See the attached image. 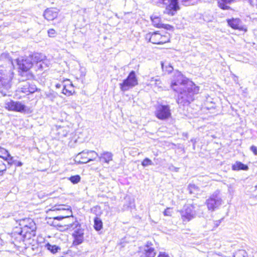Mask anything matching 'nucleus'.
<instances>
[{
    "label": "nucleus",
    "mask_w": 257,
    "mask_h": 257,
    "mask_svg": "<svg viewBox=\"0 0 257 257\" xmlns=\"http://www.w3.org/2000/svg\"><path fill=\"white\" fill-rule=\"evenodd\" d=\"M171 86L175 91L179 93L177 102L183 105H187L193 101L194 95L197 94L199 91L198 86L192 82H188L180 72L175 73Z\"/></svg>",
    "instance_id": "obj_1"
},
{
    "label": "nucleus",
    "mask_w": 257,
    "mask_h": 257,
    "mask_svg": "<svg viewBox=\"0 0 257 257\" xmlns=\"http://www.w3.org/2000/svg\"><path fill=\"white\" fill-rule=\"evenodd\" d=\"M0 60L7 62L9 67L7 69H0V92L4 95H8L12 86V80L14 73L12 70L13 61L8 53H4L0 56Z\"/></svg>",
    "instance_id": "obj_2"
},
{
    "label": "nucleus",
    "mask_w": 257,
    "mask_h": 257,
    "mask_svg": "<svg viewBox=\"0 0 257 257\" xmlns=\"http://www.w3.org/2000/svg\"><path fill=\"white\" fill-rule=\"evenodd\" d=\"M68 217V219L72 220V223L66 224L67 228L73 230L72 236L73 238V244L78 245L81 244L84 240V230L81 228V224L76 220L72 215L70 211L69 214L66 216H58L55 218L57 219H61L64 217Z\"/></svg>",
    "instance_id": "obj_3"
},
{
    "label": "nucleus",
    "mask_w": 257,
    "mask_h": 257,
    "mask_svg": "<svg viewBox=\"0 0 257 257\" xmlns=\"http://www.w3.org/2000/svg\"><path fill=\"white\" fill-rule=\"evenodd\" d=\"M20 225L22 226L21 234L26 236L29 234L30 236L36 234V225L34 221L31 218H25L21 221Z\"/></svg>",
    "instance_id": "obj_4"
},
{
    "label": "nucleus",
    "mask_w": 257,
    "mask_h": 257,
    "mask_svg": "<svg viewBox=\"0 0 257 257\" xmlns=\"http://www.w3.org/2000/svg\"><path fill=\"white\" fill-rule=\"evenodd\" d=\"M223 203V200L220 196V191L216 190L206 200V204L209 210L213 211L215 209L218 208Z\"/></svg>",
    "instance_id": "obj_5"
},
{
    "label": "nucleus",
    "mask_w": 257,
    "mask_h": 257,
    "mask_svg": "<svg viewBox=\"0 0 257 257\" xmlns=\"http://www.w3.org/2000/svg\"><path fill=\"white\" fill-rule=\"evenodd\" d=\"M138 84V80L134 71H132L127 78L119 84V87L122 91L125 92Z\"/></svg>",
    "instance_id": "obj_6"
},
{
    "label": "nucleus",
    "mask_w": 257,
    "mask_h": 257,
    "mask_svg": "<svg viewBox=\"0 0 257 257\" xmlns=\"http://www.w3.org/2000/svg\"><path fill=\"white\" fill-rule=\"evenodd\" d=\"M195 207L193 205H185L179 212L181 218L184 223L189 222L196 216V212L194 210Z\"/></svg>",
    "instance_id": "obj_7"
},
{
    "label": "nucleus",
    "mask_w": 257,
    "mask_h": 257,
    "mask_svg": "<svg viewBox=\"0 0 257 257\" xmlns=\"http://www.w3.org/2000/svg\"><path fill=\"white\" fill-rule=\"evenodd\" d=\"M98 156V154L94 151H83L77 155L75 160L80 164H84L95 160Z\"/></svg>",
    "instance_id": "obj_8"
},
{
    "label": "nucleus",
    "mask_w": 257,
    "mask_h": 257,
    "mask_svg": "<svg viewBox=\"0 0 257 257\" xmlns=\"http://www.w3.org/2000/svg\"><path fill=\"white\" fill-rule=\"evenodd\" d=\"M155 114L159 119H167L171 116L170 107L168 105H158L156 108Z\"/></svg>",
    "instance_id": "obj_9"
},
{
    "label": "nucleus",
    "mask_w": 257,
    "mask_h": 257,
    "mask_svg": "<svg viewBox=\"0 0 257 257\" xmlns=\"http://www.w3.org/2000/svg\"><path fill=\"white\" fill-rule=\"evenodd\" d=\"M149 37L151 42L155 44H162L169 42L170 38L168 35H162L157 32L149 33L147 36Z\"/></svg>",
    "instance_id": "obj_10"
},
{
    "label": "nucleus",
    "mask_w": 257,
    "mask_h": 257,
    "mask_svg": "<svg viewBox=\"0 0 257 257\" xmlns=\"http://www.w3.org/2000/svg\"><path fill=\"white\" fill-rule=\"evenodd\" d=\"M5 108L9 110L21 112L25 110V106L20 102L11 100L5 103Z\"/></svg>",
    "instance_id": "obj_11"
},
{
    "label": "nucleus",
    "mask_w": 257,
    "mask_h": 257,
    "mask_svg": "<svg viewBox=\"0 0 257 257\" xmlns=\"http://www.w3.org/2000/svg\"><path fill=\"white\" fill-rule=\"evenodd\" d=\"M17 63L19 68L23 71H27L33 66V63L28 57L25 59L18 58L17 60Z\"/></svg>",
    "instance_id": "obj_12"
},
{
    "label": "nucleus",
    "mask_w": 257,
    "mask_h": 257,
    "mask_svg": "<svg viewBox=\"0 0 257 257\" xmlns=\"http://www.w3.org/2000/svg\"><path fill=\"white\" fill-rule=\"evenodd\" d=\"M179 9L178 0H171L170 4L166 9L165 13L170 15L173 16Z\"/></svg>",
    "instance_id": "obj_13"
},
{
    "label": "nucleus",
    "mask_w": 257,
    "mask_h": 257,
    "mask_svg": "<svg viewBox=\"0 0 257 257\" xmlns=\"http://www.w3.org/2000/svg\"><path fill=\"white\" fill-rule=\"evenodd\" d=\"M156 253L154 248L148 242L141 252V257H155Z\"/></svg>",
    "instance_id": "obj_14"
},
{
    "label": "nucleus",
    "mask_w": 257,
    "mask_h": 257,
    "mask_svg": "<svg viewBox=\"0 0 257 257\" xmlns=\"http://www.w3.org/2000/svg\"><path fill=\"white\" fill-rule=\"evenodd\" d=\"M28 57L31 59L33 65L35 64L36 67H37L38 63H41L46 58V56L41 53H34Z\"/></svg>",
    "instance_id": "obj_15"
},
{
    "label": "nucleus",
    "mask_w": 257,
    "mask_h": 257,
    "mask_svg": "<svg viewBox=\"0 0 257 257\" xmlns=\"http://www.w3.org/2000/svg\"><path fill=\"white\" fill-rule=\"evenodd\" d=\"M37 90L35 85L30 84L28 82L25 83L24 85L21 88V91L27 94L33 93Z\"/></svg>",
    "instance_id": "obj_16"
},
{
    "label": "nucleus",
    "mask_w": 257,
    "mask_h": 257,
    "mask_svg": "<svg viewBox=\"0 0 257 257\" xmlns=\"http://www.w3.org/2000/svg\"><path fill=\"white\" fill-rule=\"evenodd\" d=\"M228 25L234 29H238L239 30H244L243 27L242 26L241 21L238 19H232L228 20ZM246 31L245 29H244Z\"/></svg>",
    "instance_id": "obj_17"
},
{
    "label": "nucleus",
    "mask_w": 257,
    "mask_h": 257,
    "mask_svg": "<svg viewBox=\"0 0 257 257\" xmlns=\"http://www.w3.org/2000/svg\"><path fill=\"white\" fill-rule=\"evenodd\" d=\"M57 15L56 10L54 9H48L44 13V17L48 21L54 20Z\"/></svg>",
    "instance_id": "obj_18"
},
{
    "label": "nucleus",
    "mask_w": 257,
    "mask_h": 257,
    "mask_svg": "<svg viewBox=\"0 0 257 257\" xmlns=\"http://www.w3.org/2000/svg\"><path fill=\"white\" fill-rule=\"evenodd\" d=\"M100 161H103L107 164H109L110 161L112 160L113 154L109 152H103L98 156Z\"/></svg>",
    "instance_id": "obj_19"
},
{
    "label": "nucleus",
    "mask_w": 257,
    "mask_h": 257,
    "mask_svg": "<svg viewBox=\"0 0 257 257\" xmlns=\"http://www.w3.org/2000/svg\"><path fill=\"white\" fill-rule=\"evenodd\" d=\"M232 170L234 171H238L240 170H247L248 167L247 165H244L240 162H236L232 165Z\"/></svg>",
    "instance_id": "obj_20"
},
{
    "label": "nucleus",
    "mask_w": 257,
    "mask_h": 257,
    "mask_svg": "<svg viewBox=\"0 0 257 257\" xmlns=\"http://www.w3.org/2000/svg\"><path fill=\"white\" fill-rule=\"evenodd\" d=\"M0 158L9 161H12L13 159L8 151L3 148H0Z\"/></svg>",
    "instance_id": "obj_21"
},
{
    "label": "nucleus",
    "mask_w": 257,
    "mask_h": 257,
    "mask_svg": "<svg viewBox=\"0 0 257 257\" xmlns=\"http://www.w3.org/2000/svg\"><path fill=\"white\" fill-rule=\"evenodd\" d=\"M153 25L157 28H163L164 24H162L160 18L155 15L151 17Z\"/></svg>",
    "instance_id": "obj_22"
},
{
    "label": "nucleus",
    "mask_w": 257,
    "mask_h": 257,
    "mask_svg": "<svg viewBox=\"0 0 257 257\" xmlns=\"http://www.w3.org/2000/svg\"><path fill=\"white\" fill-rule=\"evenodd\" d=\"M56 217H55L53 218L54 221H55V220L61 221V222L60 223L57 224V225L60 226H65L66 227L65 229L68 230L67 228L66 224H68L69 223H72V220L68 219V217H64L61 219H56L55 218Z\"/></svg>",
    "instance_id": "obj_23"
},
{
    "label": "nucleus",
    "mask_w": 257,
    "mask_h": 257,
    "mask_svg": "<svg viewBox=\"0 0 257 257\" xmlns=\"http://www.w3.org/2000/svg\"><path fill=\"white\" fill-rule=\"evenodd\" d=\"M49 61L45 58L41 63H38L37 68L40 70H45L49 67Z\"/></svg>",
    "instance_id": "obj_24"
},
{
    "label": "nucleus",
    "mask_w": 257,
    "mask_h": 257,
    "mask_svg": "<svg viewBox=\"0 0 257 257\" xmlns=\"http://www.w3.org/2000/svg\"><path fill=\"white\" fill-rule=\"evenodd\" d=\"M73 86L72 84L68 85L66 84L63 85V89L62 92L65 95L70 96L72 94Z\"/></svg>",
    "instance_id": "obj_25"
},
{
    "label": "nucleus",
    "mask_w": 257,
    "mask_h": 257,
    "mask_svg": "<svg viewBox=\"0 0 257 257\" xmlns=\"http://www.w3.org/2000/svg\"><path fill=\"white\" fill-rule=\"evenodd\" d=\"M94 227L96 230L99 231L102 228V222L100 218L95 217L94 220Z\"/></svg>",
    "instance_id": "obj_26"
},
{
    "label": "nucleus",
    "mask_w": 257,
    "mask_h": 257,
    "mask_svg": "<svg viewBox=\"0 0 257 257\" xmlns=\"http://www.w3.org/2000/svg\"><path fill=\"white\" fill-rule=\"evenodd\" d=\"M46 246L47 248L53 253H56L60 250V248L58 246L56 245H52L49 243L46 244Z\"/></svg>",
    "instance_id": "obj_27"
},
{
    "label": "nucleus",
    "mask_w": 257,
    "mask_h": 257,
    "mask_svg": "<svg viewBox=\"0 0 257 257\" xmlns=\"http://www.w3.org/2000/svg\"><path fill=\"white\" fill-rule=\"evenodd\" d=\"M65 206L64 205H60L58 206H54L52 207V211H55V210H67V214L65 215H62V216H66L68 214H69V211H70L71 213L72 214V212L71 211V210L70 209V207H67V208H64L63 207Z\"/></svg>",
    "instance_id": "obj_28"
},
{
    "label": "nucleus",
    "mask_w": 257,
    "mask_h": 257,
    "mask_svg": "<svg viewBox=\"0 0 257 257\" xmlns=\"http://www.w3.org/2000/svg\"><path fill=\"white\" fill-rule=\"evenodd\" d=\"M188 189L190 194H197L199 192V188L194 184H189Z\"/></svg>",
    "instance_id": "obj_29"
},
{
    "label": "nucleus",
    "mask_w": 257,
    "mask_h": 257,
    "mask_svg": "<svg viewBox=\"0 0 257 257\" xmlns=\"http://www.w3.org/2000/svg\"><path fill=\"white\" fill-rule=\"evenodd\" d=\"M70 132V128L68 127L61 128L59 130L58 134L62 137H66L68 133Z\"/></svg>",
    "instance_id": "obj_30"
},
{
    "label": "nucleus",
    "mask_w": 257,
    "mask_h": 257,
    "mask_svg": "<svg viewBox=\"0 0 257 257\" xmlns=\"http://www.w3.org/2000/svg\"><path fill=\"white\" fill-rule=\"evenodd\" d=\"M150 83L151 85L154 84L157 86L161 87V81L159 78L152 77L150 80Z\"/></svg>",
    "instance_id": "obj_31"
},
{
    "label": "nucleus",
    "mask_w": 257,
    "mask_h": 257,
    "mask_svg": "<svg viewBox=\"0 0 257 257\" xmlns=\"http://www.w3.org/2000/svg\"><path fill=\"white\" fill-rule=\"evenodd\" d=\"M246 254V252L244 250L240 249L234 253L233 257H245Z\"/></svg>",
    "instance_id": "obj_32"
},
{
    "label": "nucleus",
    "mask_w": 257,
    "mask_h": 257,
    "mask_svg": "<svg viewBox=\"0 0 257 257\" xmlns=\"http://www.w3.org/2000/svg\"><path fill=\"white\" fill-rule=\"evenodd\" d=\"M69 180L73 184H77L80 181V177L79 175H75L70 177Z\"/></svg>",
    "instance_id": "obj_33"
},
{
    "label": "nucleus",
    "mask_w": 257,
    "mask_h": 257,
    "mask_svg": "<svg viewBox=\"0 0 257 257\" xmlns=\"http://www.w3.org/2000/svg\"><path fill=\"white\" fill-rule=\"evenodd\" d=\"M153 162L148 158H145L142 162V165L144 167L153 165Z\"/></svg>",
    "instance_id": "obj_34"
},
{
    "label": "nucleus",
    "mask_w": 257,
    "mask_h": 257,
    "mask_svg": "<svg viewBox=\"0 0 257 257\" xmlns=\"http://www.w3.org/2000/svg\"><path fill=\"white\" fill-rule=\"evenodd\" d=\"M7 167L6 165L2 161H0V176L3 175L4 171H6Z\"/></svg>",
    "instance_id": "obj_35"
},
{
    "label": "nucleus",
    "mask_w": 257,
    "mask_h": 257,
    "mask_svg": "<svg viewBox=\"0 0 257 257\" xmlns=\"http://www.w3.org/2000/svg\"><path fill=\"white\" fill-rule=\"evenodd\" d=\"M48 34L50 37H55L56 36V31L53 29H50L48 30Z\"/></svg>",
    "instance_id": "obj_36"
},
{
    "label": "nucleus",
    "mask_w": 257,
    "mask_h": 257,
    "mask_svg": "<svg viewBox=\"0 0 257 257\" xmlns=\"http://www.w3.org/2000/svg\"><path fill=\"white\" fill-rule=\"evenodd\" d=\"M173 211L172 209L171 208H167L163 212V214L165 216H171L172 214Z\"/></svg>",
    "instance_id": "obj_37"
},
{
    "label": "nucleus",
    "mask_w": 257,
    "mask_h": 257,
    "mask_svg": "<svg viewBox=\"0 0 257 257\" xmlns=\"http://www.w3.org/2000/svg\"><path fill=\"white\" fill-rule=\"evenodd\" d=\"M250 149L253 152L254 155H257V148L255 146H251Z\"/></svg>",
    "instance_id": "obj_38"
},
{
    "label": "nucleus",
    "mask_w": 257,
    "mask_h": 257,
    "mask_svg": "<svg viewBox=\"0 0 257 257\" xmlns=\"http://www.w3.org/2000/svg\"><path fill=\"white\" fill-rule=\"evenodd\" d=\"M158 257H169V256L165 252H160Z\"/></svg>",
    "instance_id": "obj_39"
},
{
    "label": "nucleus",
    "mask_w": 257,
    "mask_h": 257,
    "mask_svg": "<svg viewBox=\"0 0 257 257\" xmlns=\"http://www.w3.org/2000/svg\"><path fill=\"white\" fill-rule=\"evenodd\" d=\"M63 85H64L63 83H58L56 84V87L57 88H60L61 87H63Z\"/></svg>",
    "instance_id": "obj_40"
},
{
    "label": "nucleus",
    "mask_w": 257,
    "mask_h": 257,
    "mask_svg": "<svg viewBox=\"0 0 257 257\" xmlns=\"http://www.w3.org/2000/svg\"><path fill=\"white\" fill-rule=\"evenodd\" d=\"M249 3H252L257 6V0H248Z\"/></svg>",
    "instance_id": "obj_41"
},
{
    "label": "nucleus",
    "mask_w": 257,
    "mask_h": 257,
    "mask_svg": "<svg viewBox=\"0 0 257 257\" xmlns=\"http://www.w3.org/2000/svg\"><path fill=\"white\" fill-rule=\"evenodd\" d=\"M220 220H217L216 221H215V225L216 226V227H217L220 223Z\"/></svg>",
    "instance_id": "obj_42"
},
{
    "label": "nucleus",
    "mask_w": 257,
    "mask_h": 257,
    "mask_svg": "<svg viewBox=\"0 0 257 257\" xmlns=\"http://www.w3.org/2000/svg\"><path fill=\"white\" fill-rule=\"evenodd\" d=\"M173 70V68L172 66H170L169 67V69L168 70V72H171Z\"/></svg>",
    "instance_id": "obj_43"
},
{
    "label": "nucleus",
    "mask_w": 257,
    "mask_h": 257,
    "mask_svg": "<svg viewBox=\"0 0 257 257\" xmlns=\"http://www.w3.org/2000/svg\"><path fill=\"white\" fill-rule=\"evenodd\" d=\"M22 164H22V162H19L18 163V166H21L22 165Z\"/></svg>",
    "instance_id": "obj_44"
},
{
    "label": "nucleus",
    "mask_w": 257,
    "mask_h": 257,
    "mask_svg": "<svg viewBox=\"0 0 257 257\" xmlns=\"http://www.w3.org/2000/svg\"><path fill=\"white\" fill-rule=\"evenodd\" d=\"M162 69H164V65L163 63H162Z\"/></svg>",
    "instance_id": "obj_45"
},
{
    "label": "nucleus",
    "mask_w": 257,
    "mask_h": 257,
    "mask_svg": "<svg viewBox=\"0 0 257 257\" xmlns=\"http://www.w3.org/2000/svg\"><path fill=\"white\" fill-rule=\"evenodd\" d=\"M255 188L257 189V185L255 186Z\"/></svg>",
    "instance_id": "obj_46"
}]
</instances>
